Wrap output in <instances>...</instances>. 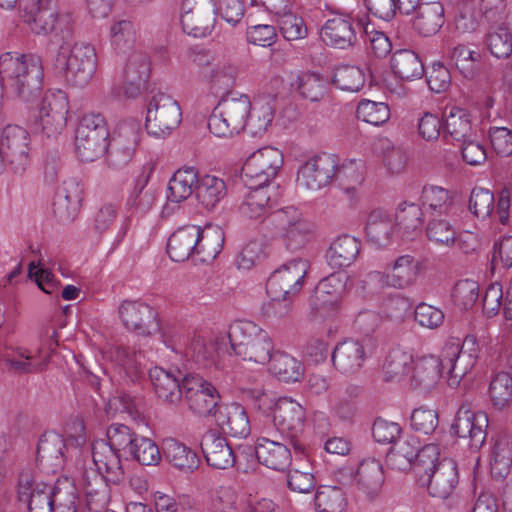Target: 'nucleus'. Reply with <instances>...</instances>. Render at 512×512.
<instances>
[{
    "instance_id": "36",
    "label": "nucleus",
    "mask_w": 512,
    "mask_h": 512,
    "mask_svg": "<svg viewBox=\"0 0 512 512\" xmlns=\"http://www.w3.org/2000/svg\"><path fill=\"white\" fill-rule=\"evenodd\" d=\"M411 19L413 29L428 37L436 34L445 22L444 7L440 2L422 3Z\"/></svg>"
},
{
    "instance_id": "24",
    "label": "nucleus",
    "mask_w": 512,
    "mask_h": 512,
    "mask_svg": "<svg viewBox=\"0 0 512 512\" xmlns=\"http://www.w3.org/2000/svg\"><path fill=\"white\" fill-rule=\"evenodd\" d=\"M18 500L28 512H55L49 492V484L35 481L28 473H22L18 480Z\"/></svg>"
},
{
    "instance_id": "45",
    "label": "nucleus",
    "mask_w": 512,
    "mask_h": 512,
    "mask_svg": "<svg viewBox=\"0 0 512 512\" xmlns=\"http://www.w3.org/2000/svg\"><path fill=\"white\" fill-rule=\"evenodd\" d=\"M196 199L207 210H212L225 197L227 187L224 180L205 175L198 180L194 189Z\"/></svg>"
},
{
    "instance_id": "54",
    "label": "nucleus",
    "mask_w": 512,
    "mask_h": 512,
    "mask_svg": "<svg viewBox=\"0 0 512 512\" xmlns=\"http://www.w3.org/2000/svg\"><path fill=\"white\" fill-rule=\"evenodd\" d=\"M318 512H343L347 499L343 490L338 486H320L314 497Z\"/></svg>"
},
{
    "instance_id": "30",
    "label": "nucleus",
    "mask_w": 512,
    "mask_h": 512,
    "mask_svg": "<svg viewBox=\"0 0 512 512\" xmlns=\"http://www.w3.org/2000/svg\"><path fill=\"white\" fill-rule=\"evenodd\" d=\"M365 357L363 344L359 340L353 339L338 343L331 354L333 366L342 374L357 372L361 368Z\"/></svg>"
},
{
    "instance_id": "46",
    "label": "nucleus",
    "mask_w": 512,
    "mask_h": 512,
    "mask_svg": "<svg viewBox=\"0 0 512 512\" xmlns=\"http://www.w3.org/2000/svg\"><path fill=\"white\" fill-rule=\"evenodd\" d=\"M198 180L194 167L177 170L169 181L167 200L175 203L186 200L194 192Z\"/></svg>"
},
{
    "instance_id": "59",
    "label": "nucleus",
    "mask_w": 512,
    "mask_h": 512,
    "mask_svg": "<svg viewBox=\"0 0 512 512\" xmlns=\"http://www.w3.org/2000/svg\"><path fill=\"white\" fill-rule=\"evenodd\" d=\"M224 243V233L220 229L205 233L201 230V236L196 244V255L201 262L213 261L221 252Z\"/></svg>"
},
{
    "instance_id": "8",
    "label": "nucleus",
    "mask_w": 512,
    "mask_h": 512,
    "mask_svg": "<svg viewBox=\"0 0 512 512\" xmlns=\"http://www.w3.org/2000/svg\"><path fill=\"white\" fill-rule=\"evenodd\" d=\"M109 131L100 113L85 114L76 129L75 148L79 159L92 162L106 153Z\"/></svg>"
},
{
    "instance_id": "15",
    "label": "nucleus",
    "mask_w": 512,
    "mask_h": 512,
    "mask_svg": "<svg viewBox=\"0 0 512 512\" xmlns=\"http://www.w3.org/2000/svg\"><path fill=\"white\" fill-rule=\"evenodd\" d=\"M272 420L278 431L289 439L295 452L303 453L305 446L297 438L304 431V408L291 398L280 397Z\"/></svg>"
},
{
    "instance_id": "64",
    "label": "nucleus",
    "mask_w": 512,
    "mask_h": 512,
    "mask_svg": "<svg viewBox=\"0 0 512 512\" xmlns=\"http://www.w3.org/2000/svg\"><path fill=\"white\" fill-rule=\"evenodd\" d=\"M140 136V122L136 119H128L117 125L115 134L112 137V143L129 147L135 151L140 141Z\"/></svg>"
},
{
    "instance_id": "33",
    "label": "nucleus",
    "mask_w": 512,
    "mask_h": 512,
    "mask_svg": "<svg viewBox=\"0 0 512 512\" xmlns=\"http://www.w3.org/2000/svg\"><path fill=\"white\" fill-rule=\"evenodd\" d=\"M121 453V451L107 446L104 442L94 445L92 450L93 462L98 470L104 469L107 481L116 485L125 479Z\"/></svg>"
},
{
    "instance_id": "20",
    "label": "nucleus",
    "mask_w": 512,
    "mask_h": 512,
    "mask_svg": "<svg viewBox=\"0 0 512 512\" xmlns=\"http://www.w3.org/2000/svg\"><path fill=\"white\" fill-rule=\"evenodd\" d=\"M37 118L42 131L48 136H55L66 127L68 98L65 92L46 93L41 99Z\"/></svg>"
},
{
    "instance_id": "18",
    "label": "nucleus",
    "mask_w": 512,
    "mask_h": 512,
    "mask_svg": "<svg viewBox=\"0 0 512 512\" xmlns=\"http://www.w3.org/2000/svg\"><path fill=\"white\" fill-rule=\"evenodd\" d=\"M84 442L82 437L70 436L64 439L60 434L45 432L37 444V462L53 472L64 466L66 453L70 447L77 448Z\"/></svg>"
},
{
    "instance_id": "11",
    "label": "nucleus",
    "mask_w": 512,
    "mask_h": 512,
    "mask_svg": "<svg viewBox=\"0 0 512 512\" xmlns=\"http://www.w3.org/2000/svg\"><path fill=\"white\" fill-rule=\"evenodd\" d=\"M182 387L189 409L198 416L213 417L223 404L215 385L197 373H186L182 377Z\"/></svg>"
},
{
    "instance_id": "38",
    "label": "nucleus",
    "mask_w": 512,
    "mask_h": 512,
    "mask_svg": "<svg viewBox=\"0 0 512 512\" xmlns=\"http://www.w3.org/2000/svg\"><path fill=\"white\" fill-rule=\"evenodd\" d=\"M164 457L176 469L184 473H193L200 465L196 451L176 439H167L164 443Z\"/></svg>"
},
{
    "instance_id": "28",
    "label": "nucleus",
    "mask_w": 512,
    "mask_h": 512,
    "mask_svg": "<svg viewBox=\"0 0 512 512\" xmlns=\"http://www.w3.org/2000/svg\"><path fill=\"white\" fill-rule=\"evenodd\" d=\"M320 36L329 46L345 49L356 43L354 22L349 15H336L322 26Z\"/></svg>"
},
{
    "instance_id": "7",
    "label": "nucleus",
    "mask_w": 512,
    "mask_h": 512,
    "mask_svg": "<svg viewBox=\"0 0 512 512\" xmlns=\"http://www.w3.org/2000/svg\"><path fill=\"white\" fill-rule=\"evenodd\" d=\"M228 338L234 354L243 360L266 364L274 344L269 334L251 321H236L229 326Z\"/></svg>"
},
{
    "instance_id": "2",
    "label": "nucleus",
    "mask_w": 512,
    "mask_h": 512,
    "mask_svg": "<svg viewBox=\"0 0 512 512\" xmlns=\"http://www.w3.org/2000/svg\"><path fill=\"white\" fill-rule=\"evenodd\" d=\"M0 76L9 82L22 102L34 104L42 98L44 67L40 56L3 53L0 55Z\"/></svg>"
},
{
    "instance_id": "40",
    "label": "nucleus",
    "mask_w": 512,
    "mask_h": 512,
    "mask_svg": "<svg viewBox=\"0 0 512 512\" xmlns=\"http://www.w3.org/2000/svg\"><path fill=\"white\" fill-rule=\"evenodd\" d=\"M422 208L415 203L403 202L395 214V224L404 240H414L422 231Z\"/></svg>"
},
{
    "instance_id": "34",
    "label": "nucleus",
    "mask_w": 512,
    "mask_h": 512,
    "mask_svg": "<svg viewBox=\"0 0 512 512\" xmlns=\"http://www.w3.org/2000/svg\"><path fill=\"white\" fill-rule=\"evenodd\" d=\"M355 482L358 490L368 499H375L384 483V472L381 463L376 459L363 460L358 466Z\"/></svg>"
},
{
    "instance_id": "63",
    "label": "nucleus",
    "mask_w": 512,
    "mask_h": 512,
    "mask_svg": "<svg viewBox=\"0 0 512 512\" xmlns=\"http://www.w3.org/2000/svg\"><path fill=\"white\" fill-rule=\"evenodd\" d=\"M332 83L341 90L358 92L365 83L364 74L355 66H342L335 70Z\"/></svg>"
},
{
    "instance_id": "39",
    "label": "nucleus",
    "mask_w": 512,
    "mask_h": 512,
    "mask_svg": "<svg viewBox=\"0 0 512 512\" xmlns=\"http://www.w3.org/2000/svg\"><path fill=\"white\" fill-rule=\"evenodd\" d=\"M421 204L426 214L449 217L454 210V198L450 191L439 186L426 185L422 189Z\"/></svg>"
},
{
    "instance_id": "16",
    "label": "nucleus",
    "mask_w": 512,
    "mask_h": 512,
    "mask_svg": "<svg viewBox=\"0 0 512 512\" xmlns=\"http://www.w3.org/2000/svg\"><path fill=\"white\" fill-rule=\"evenodd\" d=\"M200 447L207 464L215 469H228L237 466L240 455H247L243 452L244 446L232 449L226 438L214 428L208 429L202 436Z\"/></svg>"
},
{
    "instance_id": "58",
    "label": "nucleus",
    "mask_w": 512,
    "mask_h": 512,
    "mask_svg": "<svg viewBox=\"0 0 512 512\" xmlns=\"http://www.w3.org/2000/svg\"><path fill=\"white\" fill-rule=\"evenodd\" d=\"M489 395L492 405L497 410H503L512 399V377L507 372L497 373L491 380Z\"/></svg>"
},
{
    "instance_id": "60",
    "label": "nucleus",
    "mask_w": 512,
    "mask_h": 512,
    "mask_svg": "<svg viewBox=\"0 0 512 512\" xmlns=\"http://www.w3.org/2000/svg\"><path fill=\"white\" fill-rule=\"evenodd\" d=\"M107 446L126 456L138 438V434L125 424L113 423L107 429Z\"/></svg>"
},
{
    "instance_id": "51",
    "label": "nucleus",
    "mask_w": 512,
    "mask_h": 512,
    "mask_svg": "<svg viewBox=\"0 0 512 512\" xmlns=\"http://www.w3.org/2000/svg\"><path fill=\"white\" fill-rule=\"evenodd\" d=\"M471 133L472 126L469 112L458 106H453L446 114L444 138L450 137L455 141H465L471 136Z\"/></svg>"
},
{
    "instance_id": "42",
    "label": "nucleus",
    "mask_w": 512,
    "mask_h": 512,
    "mask_svg": "<svg viewBox=\"0 0 512 512\" xmlns=\"http://www.w3.org/2000/svg\"><path fill=\"white\" fill-rule=\"evenodd\" d=\"M443 370L442 355L423 356L414 362L412 382L415 387L429 389L438 382Z\"/></svg>"
},
{
    "instance_id": "62",
    "label": "nucleus",
    "mask_w": 512,
    "mask_h": 512,
    "mask_svg": "<svg viewBox=\"0 0 512 512\" xmlns=\"http://www.w3.org/2000/svg\"><path fill=\"white\" fill-rule=\"evenodd\" d=\"M356 115L359 120L380 126L389 120L390 109L388 105L383 102L364 99L359 102Z\"/></svg>"
},
{
    "instance_id": "12",
    "label": "nucleus",
    "mask_w": 512,
    "mask_h": 512,
    "mask_svg": "<svg viewBox=\"0 0 512 512\" xmlns=\"http://www.w3.org/2000/svg\"><path fill=\"white\" fill-rule=\"evenodd\" d=\"M283 165L280 150L267 146L252 153L241 169V179L248 188L268 185Z\"/></svg>"
},
{
    "instance_id": "50",
    "label": "nucleus",
    "mask_w": 512,
    "mask_h": 512,
    "mask_svg": "<svg viewBox=\"0 0 512 512\" xmlns=\"http://www.w3.org/2000/svg\"><path fill=\"white\" fill-rule=\"evenodd\" d=\"M494 441L491 456V474L494 477L504 478L512 466V439L506 435H497Z\"/></svg>"
},
{
    "instance_id": "14",
    "label": "nucleus",
    "mask_w": 512,
    "mask_h": 512,
    "mask_svg": "<svg viewBox=\"0 0 512 512\" xmlns=\"http://www.w3.org/2000/svg\"><path fill=\"white\" fill-rule=\"evenodd\" d=\"M217 4L214 0H184L181 25L183 31L195 38L211 34L216 24Z\"/></svg>"
},
{
    "instance_id": "5",
    "label": "nucleus",
    "mask_w": 512,
    "mask_h": 512,
    "mask_svg": "<svg viewBox=\"0 0 512 512\" xmlns=\"http://www.w3.org/2000/svg\"><path fill=\"white\" fill-rule=\"evenodd\" d=\"M252 104L246 94L226 92L208 118V128L217 137L239 134L247 125Z\"/></svg>"
},
{
    "instance_id": "47",
    "label": "nucleus",
    "mask_w": 512,
    "mask_h": 512,
    "mask_svg": "<svg viewBox=\"0 0 512 512\" xmlns=\"http://www.w3.org/2000/svg\"><path fill=\"white\" fill-rule=\"evenodd\" d=\"M419 267V262L410 255L398 257L391 270L385 274L387 285L400 289L412 285L418 276Z\"/></svg>"
},
{
    "instance_id": "21",
    "label": "nucleus",
    "mask_w": 512,
    "mask_h": 512,
    "mask_svg": "<svg viewBox=\"0 0 512 512\" xmlns=\"http://www.w3.org/2000/svg\"><path fill=\"white\" fill-rule=\"evenodd\" d=\"M119 315L125 327L137 335L149 336L160 331L157 312L144 302L123 301Z\"/></svg>"
},
{
    "instance_id": "32",
    "label": "nucleus",
    "mask_w": 512,
    "mask_h": 512,
    "mask_svg": "<svg viewBox=\"0 0 512 512\" xmlns=\"http://www.w3.org/2000/svg\"><path fill=\"white\" fill-rule=\"evenodd\" d=\"M201 228L195 225L182 227L171 234L167 242V253L172 261L183 262L196 254V244Z\"/></svg>"
},
{
    "instance_id": "41",
    "label": "nucleus",
    "mask_w": 512,
    "mask_h": 512,
    "mask_svg": "<svg viewBox=\"0 0 512 512\" xmlns=\"http://www.w3.org/2000/svg\"><path fill=\"white\" fill-rule=\"evenodd\" d=\"M420 449V441L414 436H409L404 440L398 439L388 450L386 462L392 469L410 470L412 462Z\"/></svg>"
},
{
    "instance_id": "61",
    "label": "nucleus",
    "mask_w": 512,
    "mask_h": 512,
    "mask_svg": "<svg viewBox=\"0 0 512 512\" xmlns=\"http://www.w3.org/2000/svg\"><path fill=\"white\" fill-rule=\"evenodd\" d=\"M329 79L318 73L308 72L299 77L298 91L301 96L312 102L321 100L327 93Z\"/></svg>"
},
{
    "instance_id": "1",
    "label": "nucleus",
    "mask_w": 512,
    "mask_h": 512,
    "mask_svg": "<svg viewBox=\"0 0 512 512\" xmlns=\"http://www.w3.org/2000/svg\"><path fill=\"white\" fill-rule=\"evenodd\" d=\"M45 62L55 74L73 87H84L93 78L97 67L95 48L86 42L61 41L45 49Z\"/></svg>"
},
{
    "instance_id": "6",
    "label": "nucleus",
    "mask_w": 512,
    "mask_h": 512,
    "mask_svg": "<svg viewBox=\"0 0 512 512\" xmlns=\"http://www.w3.org/2000/svg\"><path fill=\"white\" fill-rule=\"evenodd\" d=\"M261 223L270 237H283L286 248L291 251L303 249L313 237V225L302 219L293 206L268 213Z\"/></svg>"
},
{
    "instance_id": "31",
    "label": "nucleus",
    "mask_w": 512,
    "mask_h": 512,
    "mask_svg": "<svg viewBox=\"0 0 512 512\" xmlns=\"http://www.w3.org/2000/svg\"><path fill=\"white\" fill-rule=\"evenodd\" d=\"M444 370H447L448 384L457 386L475 366L476 360L461 353L458 343H446L441 352Z\"/></svg>"
},
{
    "instance_id": "17",
    "label": "nucleus",
    "mask_w": 512,
    "mask_h": 512,
    "mask_svg": "<svg viewBox=\"0 0 512 512\" xmlns=\"http://www.w3.org/2000/svg\"><path fill=\"white\" fill-rule=\"evenodd\" d=\"M29 133L20 126L8 125L2 131V163L16 174H23L30 164Z\"/></svg>"
},
{
    "instance_id": "44",
    "label": "nucleus",
    "mask_w": 512,
    "mask_h": 512,
    "mask_svg": "<svg viewBox=\"0 0 512 512\" xmlns=\"http://www.w3.org/2000/svg\"><path fill=\"white\" fill-rule=\"evenodd\" d=\"M55 512H77L78 491L74 482L68 477L58 478L49 484Z\"/></svg>"
},
{
    "instance_id": "23",
    "label": "nucleus",
    "mask_w": 512,
    "mask_h": 512,
    "mask_svg": "<svg viewBox=\"0 0 512 512\" xmlns=\"http://www.w3.org/2000/svg\"><path fill=\"white\" fill-rule=\"evenodd\" d=\"M154 172V165L146 163L135 180V184L126 200V210L129 217L143 216L147 214L156 202L155 190L148 186L151 175Z\"/></svg>"
},
{
    "instance_id": "53",
    "label": "nucleus",
    "mask_w": 512,
    "mask_h": 512,
    "mask_svg": "<svg viewBox=\"0 0 512 512\" xmlns=\"http://www.w3.org/2000/svg\"><path fill=\"white\" fill-rule=\"evenodd\" d=\"M438 456L439 449L434 444L425 445L418 451L410 469L415 474L419 486L425 483L430 473L438 467Z\"/></svg>"
},
{
    "instance_id": "13",
    "label": "nucleus",
    "mask_w": 512,
    "mask_h": 512,
    "mask_svg": "<svg viewBox=\"0 0 512 512\" xmlns=\"http://www.w3.org/2000/svg\"><path fill=\"white\" fill-rule=\"evenodd\" d=\"M488 423L485 412L473 411L469 403H462L455 414L450 433L463 439L471 449L479 450L485 443Z\"/></svg>"
},
{
    "instance_id": "26",
    "label": "nucleus",
    "mask_w": 512,
    "mask_h": 512,
    "mask_svg": "<svg viewBox=\"0 0 512 512\" xmlns=\"http://www.w3.org/2000/svg\"><path fill=\"white\" fill-rule=\"evenodd\" d=\"M183 374L177 370V374L173 371H167L161 367H154L149 370V379L155 391V394L163 402L176 405L183 395L182 377Z\"/></svg>"
},
{
    "instance_id": "4",
    "label": "nucleus",
    "mask_w": 512,
    "mask_h": 512,
    "mask_svg": "<svg viewBox=\"0 0 512 512\" xmlns=\"http://www.w3.org/2000/svg\"><path fill=\"white\" fill-rule=\"evenodd\" d=\"M115 356L124 371L123 379L126 385L132 389L118 390L113 397H109L105 411L107 415L125 412L136 419L141 413L140 405L142 399L138 398L135 394L145 379V372L139 362L141 353L130 350L128 347L120 346L116 348Z\"/></svg>"
},
{
    "instance_id": "48",
    "label": "nucleus",
    "mask_w": 512,
    "mask_h": 512,
    "mask_svg": "<svg viewBox=\"0 0 512 512\" xmlns=\"http://www.w3.org/2000/svg\"><path fill=\"white\" fill-rule=\"evenodd\" d=\"M488 50L496 58H509L512 53V13L503 24L491 29L485 38Z\"/></svg>"
},
{
    "instance_id": "25",
    "label": "nucleus",
    "mask_w": 512,
    "mask_h": 512,
    "mask_svg": "<svg viewBox=\"0 0 512 512\" xmlns=\"http://www.w3.org/2000/svg\"><path fill=\"white\" fill-rule=\"evenodd\" d=\"M459 483L457 463L451 458L438 462V467L432 471L421 487H426L432 497L449 498Z\"/></svg>"
},
{
    "instance_id": "57",
    "label": "nucleus",
    "mask_w": 512,
    "mask_h": 512,
    "mask_svg": "<svg viewBox=\"0 0 512 512\" xmlns=\"http://www.w3.org/2000/svg\"><path fill=\"white\" fill-rule=\"evenodd\" d=\"M414 363L411 353L400 348L393 349L386 356L383 364L385 380L392 381L411 371V364Z\"/></svg>"
},
{
    "instance_id": "49",
    "label": "nucleus",
    "mask_w": 512,
    "mask_h": 512,
    "mask_svg": "<svg viewBox=\"0 0 512 512\" xmlns=\"http://www.w3.org/2000/svg\"><path fill=\"white\" fill-rule=\"evenodd\" d=\"M392 228V217L387 211L378 208L368 215L365 232L370 241L380 246L386 245L390 241Z\"/></svg>"
},
{
    "instance_id": "55",
    "label": "nucleus",
    "mask_w": 512,
    "mask_h": 512,
    "mask_svg": "<svg viewBox=\"0 0 512 512\" xmlns=\"http://www.w3.org/2000/svg\"><path fill=\"white\" fill-rule=\"evenodd\" d=\"M431 216L426 225V235L429 241L436 245L452 246L457 237V230L448 217Z\"/></svg>"
},
{
    "instance_id": "3",
    "label": "nucleus",
    "mask_w": 512,
    "mask_h": 512,
    "mask_svg": "<svg viewBox=\"0 0 512 512\" xmlns=\"http://www.w3.org/2000/svg\"><path fill=\"white\" fill-rule=\"evenodd\" d=\"M57 0H21L20 11L24 22L35 34L53 37L46 47L64 41L73 40V20L70 15L58 13Z\"/></svg>"
},
{
    "instance_id": "52",
    "label": "nucleus",
    "mask_w": 512,
    "mask_h": 512,
    "mask_svg": "<svg viewBox=\"0 0 512 512\" xmlns=\"http://www.w3.org/2000/svg\"><path fill=\"white\" fill-rule=\"evenodd\" d=\"M241 397L256 411L265 417L273 416L278 405V398L276 399L271 393L265 391L262 385L253 387L240 388Z\"/></svg>"
},
{
    "instance_id": "27",
    "label": "nucleus",
    "mask_w": 512,
    "mask_h": 512,
    "mask_svg": "<svg viewBox=\"0 0 512 512\" xmlns=\"http://www.w3.org/2000/svg\"><path fill=\"white\" fill-rule=\"evenodd\" d=\"M213 418L216 425L226 435L245 438L250 434L251 428L247 413L238 403H223Z\"/></svg>"
},
{
    "instance_id": "9",
    "label": "nucleus",
    "mask_w": 512,
    "mask_h": 512,
    "mask_svg": "<svg viewBox=\"0 0 512 512\" xmlns=\"http://www.w3.org/2000/svg\"><path fill=\"white\" fill-rule=\"evenodd\" d=\"M309 267L307 259L296 257L274 270L266 282V292L271 300L285 301L299 293Z\"/></svg>"
},
{
    "instance_id": "22",
    "label": "nucleus",
    "mask_w": 512,
    "mask_h": 512,
    "mask_svg": "<svg viewBox=\"0 0 512 512\" xmlns=\"http://www.w3.org/2000/svg\"><path fill=\"white\" fill-rule=\"evenodd\" d=\"M243 452H247V456L255 455L260 464L276 471H285L292 461L286 444L266 437H259L254 447L244 446Z\"/></svg>"
},
{
    "instance_id": "37",
    "label": "nucleus",
    "mask_w": 512,
    "mask_h": 512,
    "mask_svg": "<svg viewBox=\"0 0 512 512\" xmlns=\"http://www.w3.org/2000/svg\"><path fill=\"white\" fill-rule=\"evenodd\" d=\"M360 252V242L352 236L342 235L336 238L326 251V259L334 269L350 266Z\"/></svg>"
},
{
    "instance_id": "43",
    "label": "nucleus",
    "mask_w": 512,
    "mask_h": 512,
    "mask_svg": "<svg viewBox=\"0 0 512 512\" xmlns=\"http://www.w3.org/2000/svg\"><path fill=\"white\" fill-rule=\"evenodd\" d=\"M268 363L270 372L280 381L297 382L304 375L303 364L285 352L273 351Z\"/></svg>"
},
{
    "instance_id": "29",
    "label": "nucleus",
    "mask_w": 512,
    "mask_h": 512,
    "mask_svg": "<svg viewBox=\"0 0 512 512\" xmlns=\"http://www.w3.org/2000/svg\"><path fill=\"white\" fill-rule=\"evenodd\" d=\"M151 72L148 56L141 52L133 53L124 70V95L136 98L146 87Z\"/></svg>"
},
{
    "instance_id": "10",
    "label": "nucleus",
    "mask_w": 512,
    "mask_h": 512,
    "mask_svg": "<svg viewBox=\"0 0 512 512\" xmlns=\"http://www.w3.org/2000/svg\"><path fill=\"white\" fill-rule=\"evenodd\" d=\"M182 120L179 103L167 93L157 91L147 99L145 127L156 137L169 135Z\"/></svg>"
},
{
    "instance_id": "56",
    "label": "nucleus",
    "mask_w": 512,
    "mask_h": 512,
    "mask_svg": "<svg viewBox=\"0 0 512 512\" xmlns=\"http://www.w3.org/2000/svg\"><path fill=\"white\" fill-rule=\"evenodd\" d=\"M161 452L157 444L150 438L138 436L133 448H131L125 459H132L141 465L155 466L161 461Z\"/></svg>"
},
{
    "instance_id": "19",
    "label": "nucleus",
    "mask_w": 512,
    "mask_h": 512,
    "mask_svg": "<svg viewBox=\"0 0 512 512\" xmlns=\"http://www.w3.org/2000/svg\"><path fill=\"white\" fill-rule=\"evenodd\" d=\"M337 159L335 155L322 153L308 159L298 170L299 186L317 191L328 185L335 177Z\"/></svg>"
},
{
    "instance_id": "35",
    "label": "nucleus",
    "mask_w": 512,
    "mask_h": 512,
    "mask_svg": "<svg viewBox=\"0 0 512 512\" xmlns=\"http://www.w3.org/2000/svg\"><path fill=\"white\" fill-rule=\"evenodd\" d=\"M390 67L393 74L403 81L421 79L425 73L420 56L411 49H399L393 52Z\"/></svg>"
}]
</instances>
